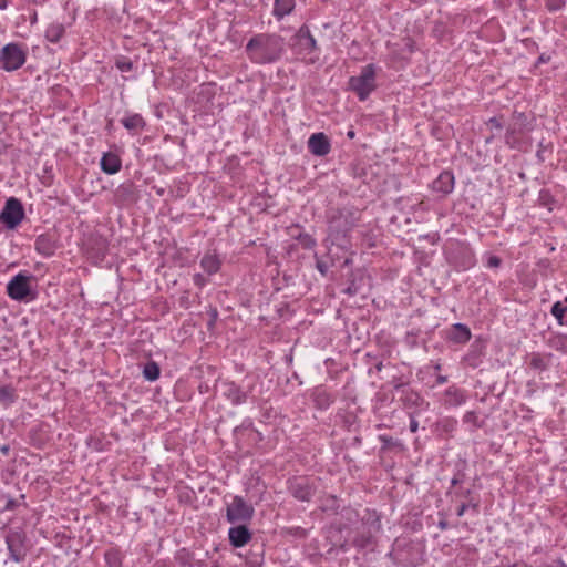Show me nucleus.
<instances>
[{"instance_id":"nucleus-1","label":"nucleus","mask_w":567,"mask_h":567,"mask_svg":"<svg viewBox=\"0 0 567 567\" xmlns=\"http://www.w3.org/2000/svg\"><path fill=\"white\" fill-rule=\"evenodd\" d=\"M249 59L258 64L272 63L284 52V40L276 34H257L246 45Z\"/></svg>"},{"instance_id":"nucleus-2","label":"nucleus","mask_w":567,"mask_h":567,"mask_svg":"<svg viewBox=\"0 0 567 567\" xmlns=\"http://www.w3.org/2000/svg\"><path fill=\"white\" fill-rule=\"evenodd\" d=\"M349 87L361 101H364L375 89V70L372 64L362 68L359 75L351 76Z\"/></svg>"},{"instance_id":"nucleus-3","label":"nucleus","mask_w":567,"mask_h":567,"mask_svg":"<svg viewBox=\"0 0 567 567\" xmlns=\"http://www.w3.org/2000/svg\"><path fill=\"white\" fill-rule=\"evenodd\" d=\"M25 62V52L17 43H9L1 50L0 68L11 72L18 70Z\"/></svg>"},{"instance_id":"nucleus-4","label":"nucleus","mask_w":567,"mask_h":567,"mask_svg":"<svg viewBox=\"0 0 567 567\" xmlns=\"http://www.w3.org/2000/svg\"><path fill=\"white\" fill-rule=\"evenodd\" d=\"M254 513V507L240 496H234L226 508V516L229 523L248 522L252 518Z\"/></svg>"},{"instance_id":"nucleus-5","label":"nucleus","mask_w":567,"mask_h":567,"mask_svg":"<svg viewBox=\"0 0 567 567\" xmlns=\"http://www.w3.org/2000/svg\"><path fill=\"white\" fill-rule=\"evenodd\" d=\"M24 217L23 207L19 199L9 198L0 214V219L10 229L16 228Z\"/></svg>"},{"instance_id":"nucleus-6","label":"nucleus","mask_w":567,"mask_h":567,"mask_svg":"<svg viewBox=\"0 0 567 567\" xmlns=\"http://www.w3.org/2000/svg\"><path fill=\"white\" fill-rule=\"evenodd\" d=\"M7 291L13 300H25L31 295L30 277L18 274L8 282Z\"/></svg>"},{"instance_id":"nucleus-7","label":"nucleus","mask_w":567,"mask_h":567,"mask_svg":"<svg viewBox=\"0 0 567 567\" xmlns=\"http://www.w3.org/2000/svg\"><path fill=\"white\" fill-rule=\"evenodd\" d=\"M330 148V142L323 133H315L308 140V150L316 156L327 155Z\"/></svg>"},{"instance_id":"nucleus-8","label":"nucleus","mask_w":567,"mask_h":567,"mask_svg":"<svg viewBox=\"0 0 567 567\" xmlns=\"http://www.w3.org/2000/svg\"><path fill=\"white\" fill-rule=\"evenodd\" d=\"M293 45L300 53H311L316 49V40L311 35L309 29L302 27L295 37Z\"/></svg>"},{"instance_id":"nucleus-9","label":"nucleus","mask_w":567,"mask_h":567,"mask_svg":"<svg viewBox=\"0 0 567 567\" xmlns=\"http://www.w3.org/2000/svg\"><path fill=\"white\" fill-rule=\"evenodd\" d=\"M7 545L10 553L11 558L19 563L25 557V549L22 543V536L20 533L13 532L10 533L7 537Z\"/></svg>"},{"instance_id":"nucleus-10","label":"nucleus","mask_w":567,"mask_h":567,"mask_svg":"<svg viewBox=\"0 0 567 567\" xmlns=\"http://www.w3.org/2000/svg\"><path fill=\"white\" fill-rule=\"evenodd\" d=\"M291 492L293 496L300 501H309L313 495V489L306 478H297L291 483Z\"/></svg>"},{"instance_id":"nucleus-11","label":"nucleus","mask_w":567,"mask_h":567,"mask_svg":"<svg viewBox=\"0 0 567 567\" xmlns=\"http://www.w3.org/2000/svg\"><path fill=\"white\" fill-rule=\"evenodd\" d=\"M432 187L435 192L446 195L453 190L454 176L451 172H443L433 182Z\"/></svg>"},{"instance_id":"nucleus-12","label":"nucleus","mask_w":567,"mask_h":567,"mask_svg":"<svg viewBox=\"0 0 567 567\" xmlns=\"http://www.w3.org/2000/svg\"><path fill=\"white\" fill-rule=\"evenodd\" d=\"M251 538V534L244 525L236 526L229 529V540L235 547L245 546Z\"/></svg>"},{"instance_id":"nucleus-13","label":"nucleus","mask_w":567,"mask_h":567,"mask_svg":"<svg viewBox=\"0 0 567 567\" xmlns=\"http://www.w3.org/2000/svg\"><path fill=\"white\" fill-rule=\"evenodd\" d=\"M101 168L106 174H115L121 169V159L114 153H105L101 159Z\"/></svg>"},{"instance_id":"nucleus-14","label":"nucleus","mask_w":567,"mask_h":567,"mask_svg":"<svg viewBox=\"0 0 567 567\" xmlns=\"http://www.w3.org/2000/svg\"><path fill=\"white\" fill-rule=\"evenodd\" d=\"M449 338L456 343H466L471 339V331L465 324L456 323L452 327Z\"/></svg>"},{"instance_id":"nucleus-15","label":"nucleus","mask_w":567,"mask_h":567,"mask_svg":"<svg viewBox=\"0 0 567 567\" xmlns=\"http://www.w3.org/2000/svg\"><path fill=\"white\" fill-rule=\"evenodd\" d=\"M220 259L214 254H206L200 261V266L208 275L216 274L220 268Z\"/></svg>"},{"instance_id":"nucleus-16","label":"nucleus","mask_w":567,"mask_h":567,"mask_svg":"<svg viewBox=\"0 0 567 567\" xmlns=\"http://www.w3.org/2000/svg\"><path fill=\"white\" fill-rule=\"evenodd\" d=\"M65 32L64 25L59 22L51 23L45 30V38L52 43H56Z\"/></svg>"},{"instance_id":"nucleus-17","label":"nucleus","mask_w":567,"mask_h":567,"mask_svg":"<svg viewBox=\"0 0 567 567\" xmlns=\"http://www.w3.org/2000/svg\"><path fill=\"white\" fill-rule=\"evenodd\" d=\"M35 250L43 256H51L54 252V245L47 236H39L35 240Z\"/></svg>"},{"instance_id":"nucleus-18","label":"nucleus","mask_w":567,"mask_h":567,"mask_svg":"<svg viewBox=\"0 0 567 567\" xmlns=\"http://www.w3.org/2000/svg\"><path fill=\"white\" fill-rule=\"evenodd\" d=\"M550 348L567 353V336L566 334H553L547 340Z\"/></svg>"},{"instance_id":"nucleus-19","label":"nucleus","mask_w":567,"mask_h":567,"mask_svg":"<svg viewBox=\"0 0 567 567\" xmlns=\"http://www.w3.org/2000/svg\"><path fill=\"white\" fill-rule=\"evenodd\" d=\"M295 7V0H276L274 13L277 17H285L291 12Z\"/></svg>"},{"instance_id":"nucleus-20","label":"nucleus","mask_w":567,"mask_h":567,"mask_svg":"<svg viewBox=\"0 0 567 567\" xmlns=\"http://www.w3.org/2000/svg\"><path fill=\"white\" fill-rule=\"evenodd\" d=\"M122 124L127 128V130H142L144 127V120L141 115L138 114H133V115H130V116H126L124 118H122Z\"/></svg>"},{"instance_id":"nucleus-21","label":"nucleus","mask_w":567,"mask_h":567,"mask_svg":"<svg viewBox=\"0 0 567 567\" xmlns=\"http://www.w3.org/2000/svg\"><path fill=\"white\" fill-rule=\"evenodd\" d=\"M446 400L452 405H461L465 402V394L460 389L450 388L446 391Z\"/></svg>"},{"instance_id":"nucleus-22","label":"nucleus","mask_w":567,"mask_h":567,"mask_svg":"<svg viewBox=\"0 0 567 567\" xmlns=\"http://www.w3.org/2000/svg\"><path fill=\"white\" fill-rule=\"evenodd\" d=\"M551 315L560 324L567 326V306H563L560 302L554 303L551 307Z\"/></svg>"},{"instance_id":"nucleus-23","label":"nucleus","mask_w":567,"mask_h":567,"mask_svg":"<svg viewBox=\"0 0 567 567\" xmlns=\"http://www.w3.org/2000/svg\"><path fill=\"white\" fill-rule=\"evenodd\" d=\"M143 375L148 381H155L159 377V367L155 362H148L143 369Z\"/></svg>"},{"instance_id":"nucleus-24","label":"nucleus","mask_w":567,"mask_h":567,"mask_svg":"<svg viewBox=\"0 0 567 567\" xmlns=\"http://www.w3.org/2000/svg\"><path fill=\"white\" fill-rule=\"evenodd\" d=\"M16 399L14 389L12 386H0V403L8 405Z\"/></svg>"},{"instance_id":"nucleus-25","label":"nucleus","mask_w":567,"mask_h":567,"mask_svg":"<svg viewBox=\"0 0 567 567\" xmlns=\"http://www.w3.org/2000/svg\"><path fill=\"white\" fill-rule=\"evenodd\" d=\"M529 365L535 370H544L547 367V359L539 353H532Z\"/></svg>"},{"instance_id":"nucleus-26","label":"nucleus","mask_w":567,"mask_h":567,"mask_svg":"<svg viewBox=\"0 0 567 567\" xmlns=\"http://www.w3.org/2000/svg\"><path fill=\"white\" fill-rule=\"evenodd\" d=\"M105 561L109 567H121L122 565L120 553L114 549H110L105 553Z\"/></svg>"},{"instance_id":"nucleus-27","label":"nucleus","mask_w":567,"mask_h":567,"mask_svg":"<svg viewBox=\"0 0 567 567\" xmlns=\"http://www.w3.org/2000/svg\"><path fill=\"white\" fill-rule=\"evenodd\" d=\"M228 396L233 400L234 403L238 404L245 400V395L234 385H230L228 389Z\"/></svg>"},{"instance_id":"nucleus-28","label":"nucleus","mask_w":567,"mask_h":567,"mask_svg":"<svg viewBox=\"0 0 567 567\" xmlns=\"http://www.w3.org/2000/svg\"><path fill=\"white\" fill-rule=\"evenodd\" d=\"M116 66L122 72H128V71L132 70V62L130 60H126V59L118 60L116 62Z\"/></svg>"},{"instance_id":"nucleus-29","label":"nucleus","mask_w":567,"mask_h":567,"mask_svg":"<svg viewBox=\"0 0 567 567\" xmlns=\"http://www.w3.org/2000/svg\"><path fill=\"white\" fill-rule=\"evenodd\" d=\"M194 282H195L197 286L202 287V286H204V285H205L206 280H205V278H204V276H203V275L197 274V275H195V276H194Z\"/></svg>"},{"instance_id":"nucleus-30","label":"nucleus","mask_w":567,"mask_h":567,"mask_svg":"<svg viewBox=\"0 0 567 567\" xmlns=\"http://www.w3.org/2000/svg\"><path fill=\"white\" fill-rule=\"evenodd\" d=\"M317 268L318 270L322 274V275H326L327 270H328V267L324 262L322 261H318L317 262Z\"/></svg>"},{"instance_id":"nucleus-31","label":"nucleus","mask_w":567,"mask_h":567,"mask_svg":"<svg viewBox=\"0 0 567 567\" xmlns=\"http://www.w3.org/2000/svg\"><path fill=\"white\" fill-rule=\"evenodd\" d=\"M499 262H501V260L495 256H492L488 259V266H491V267H497L499 265Z\"/></svg>"},{"instance_id":"nucleus-32","label":"nucleus","mask_w":567,"mask_h":567,"mask_svg":"<svg viewBox=\"0 0 567 567\" xmlns=\"http://www.w3.org/2000/svg\"><path fill=\"white\" fill-rule=\"evenodd\" d=\"M417 427H419V423L415 420H411V422H410L411 432H413V433L416 432Z\"/></svg>"},{"instance_id":"nucleus-33","label":"nucleus","mask_w":567,"mask_h":567,"mask_svg":"<svg viewBox=\"0 0 567 567\" xmlns=\"http://www.w3.org/2000/svg\"><path fill=\"white\" fill-rule=\"evenodd\" d=\"M465 509H466V505H461L458 511H457V516H463L464 513H465Z\"/></svg>"},{"instance_id":"nucleus-34","label":"nucleus","mask_w":567,"mask_h":567,"mask_svg":"<svg viewBox=\"0 0 567 567\" xmlns=\"http://www.w3.org/2000/svg\"><path fill=\"white\" fill-rule=\"evenodd\" d=\"M561 7V2L559 1L558 3L557 2H554V4H550L549 3V8L551 10H556V9H559Z\"/></svg>"},{"instance_id":"nucleus-35","label":"nucleus","mask_w":567,"mask_h":567,"mask_svg":"<svg viewBox=\"0 0 567 567\" xmlns=\"http://www.w3.org/2000/svg\"><path fill=\"white\" fill-rule=\"evenodd\" d=\"M561 7V2L559 1L558 3L557 2H554V4H550L549 3V8L551 10H556V9H559Z\"/></svg>"},{"instance_id":"nucleus-36","label":"nucleus","mask_w":567,"mask_h":567,"mask_svg":"<svg viewBox=\"0 0 567 567\" xmlns=\"http://www.w3.org/2000/svg\"><path fill=\"white\" fill-rule=\"evenodd\" d=\"M8 0H0V9L7 8Z\"/></svg>"},{"instance_id":"nucleus-37","label":"nucleus","mask_w":567,"mask_h":567,"mask_svg":"<svg viewBox=\"0 0 567 567\" xmlns=\"http://www.w3.org/2000/svg\"><path fill=\"white\" fill-rule=\"evenodd\" d=\"M491 123H493L494 126L501 127V125L497 123V121L495 118H492Z\"/></svg>"},{"instance_id":"nucleus-38","label":"nucleus","mask_w":567,"mask_h":567,"mask_svg":"<svg viewBox=\"0 0 567 567\" xmlns=\"http://www.w3.org/2000/svg\"><path fill=\"white\" fill-rule=\"evenodd\" d=\"M348 136L352 138V137L354 136V132L350 131V132L348 133Z\"/></svg>"}]
</instances>
